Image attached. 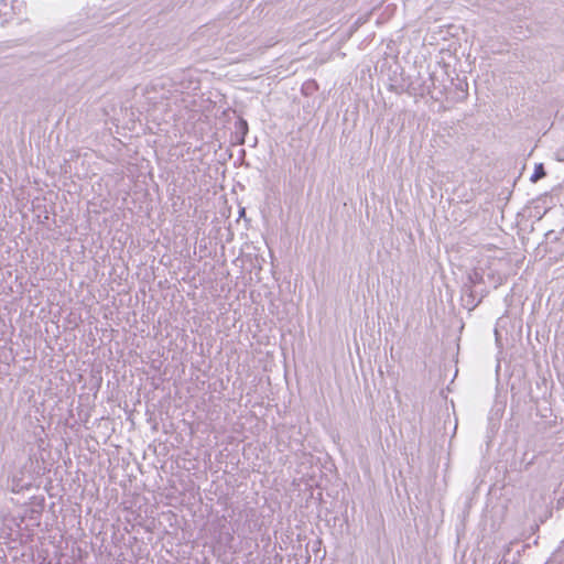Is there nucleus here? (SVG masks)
<instances>
[{"label":"nucleus","instance_id":"nucleus-2","mask_svg":"<svg viewBox=\"0 0 564 564\" xmlns=\"http://www.w3.org/2000/svg\"><path fill=\"white\" fill-rule=\"evenodd\" d=\"M545 175H546V173H545V170H544L543 164H542V163H538V164H535V166H534V172H533V174L531 175L530 181H531L532 183H536L538 181H540L541 178H543Z\"/></svg>","mask_w":564,"mask_h":564},{"label":"nucleus","instance_id":"nucleus-1","mask_svg":"<svg viewBox=\"0 0 564 564\" xmlns=\"http://www.w3.org/2000/svg\"><path fill=\"white\" fill-rule=\"evenodd\" d=\"M464 306L469 311L474 310L480 301H476L475 295L470 289H468L463 296Z\"/></svg>","mask_w":564,"mask_h":564}]
</instances>
